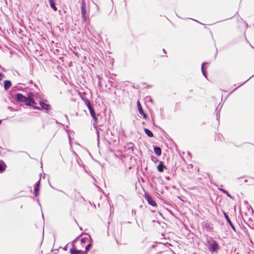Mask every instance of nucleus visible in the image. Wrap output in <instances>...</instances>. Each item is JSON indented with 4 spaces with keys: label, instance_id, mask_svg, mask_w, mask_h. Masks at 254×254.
<instances>
[{
    "label": "nucleus",
    "instance_id": "f257e3e1",
    "mask_svg": "<svg viewBox=\"0 0 254 254\" xmlns=\"http://www.w3.org/2000/svg\"><path fill=\"white\" fill-rule=\"evenodd\" d=\"M16 98L18 101L24 102L27 106H32V104H35L34 95L31 92L28 94L27 97L23 96L21 93H17L16 95Z\"/></svg>",
    "mask_w": 254,
    "mask_h": 254
},
{
    "label": "nucleus",
    "instance_id": "f03ea898",
    "mask_svg": "<svg viewBox=\"0 0 254 254\" xmlns=\"http://www.w3.org/2000/svg\"><path fill=\"white\" fill-rule=\"evenodd\" d=\"M208 249L211 253L217 254L220 250V246L216 240H212L211 244Z\"/></svg>",
    "mask_w": 254,
    "mask_h": 254
},
{
    "label": "nucleus",
    "instance_id": "7ed1b4c3",
    "mask_svg": "<svg viewBox=\"0 0 254 254\" xmlns=\"http://www.w3.org/2000/svg\"><path fill=\"white\" fill-rule=\"evenodd\" d=\"M222 212L224 215V217L226 219V220L227 222L228 223V224H229V225L230 226V227L232 228V229L234 232H237L236 227H235V225L233 224V223H232V222L231 221V220H230V219L229 218L228 214L223 210H222Z\"/></svg>",
    "mask_w": 254,
    "mask_h": 254
},
{
    "label": "nucleus",
    "instance_id": "20e7f679",
    "mask_svg": "<svg viewBox=\"0 0 254 254\" xmlns=\"http://www.w3.org/2000/svg\"><path fill=\"white\" fill-rule=\"evenodd\" d=\"M85 6V2L83 1L81 3V13L84 21H85L87 19L86 10Z\"/></svg>",
    "mask_w": 254,
    "mask_h": 254
},
{
    "label": "nucleus",
    "instance_id": "39448f33",
    "mask_svg": "<svg viewBox=\"0 0 254 254\" xmlns=\"http://www.w3.org/2000/svg\"><path fill=\"white\" fill-rule=\"evenodd\" d=\"M223 104L220 106V103L218 105V106L216 108L215 112L216 113V120L218 121V125L220 123V111L221 110V108L222 107Z\"/></svg>",
    "mask_w": 254,
    "mask_h": 254
},
{
    "label": "nucleus",
    "instance_id": "423d86ee",
    "mask_svg": "<svg viewBox=\"0 0 254 254\" xmlns=\"http://www.w3.org/2000/svg\"><path fill=\"white\" fill-rule=\"evenodd\" d=\"M145 198L147 202L152 206H156L157 204L155 201L153 200V198L148 194H145Z\"/></svg>",
    "mask_w": 254,
    "mask_h": 254
},
{
    "label": "nucleus",
    "instance_id": "0eeeda50",
    "mask_svg": "<svg viewBox=\"0 0 254 254\" xmlns=\"http://www.w3.org/2000/svg\"><path fill=\"white\" fill-rule=\"evenodd\" d=\"M39 104L41 106V110L44 109L46 111H49L51 109L50 105L46 103L44 100L40 101Z\"/></svg>",
    "mask_w": 254,
    "mask_h": 254
},
{
    "label": "nucleus",
    "instance_id": "6e6552de",
    "mask_svg": "<svg viewBox=\"0 0 254 254\" xmlns=\"http://www.w3.org/2000/svg\"><path fill=\"white\" fill-rule=\"evenodd\" d=\"M137 106L138 112L139 114L142 115L144 119H147V116L146 114H145L143 111V109L142 108L141 105L139 101H137Z\"/></svg>",
    "mask_w": 254,
    "mask_h": 254
},
{
    "label": "nucleus",
    "instance_id": "1a4fd4ad",
    "mask_svg": "<svg viewBox=\"0 0 254 254\" xmlns=\"http://www.w3.org/2000/svg\"><path fill=\"white\" fill-rule=\"evenodd\" d=\"M254 77V74L252 75L251 77H250L247 80H246L245 81H244L243 83H242L241 84H240V85L238 86L237 87H236L235 88H234L233 90H232L229 93V94L227 96L226 99H227V98L231 94H232L233 92H234L235 91H236L237 89H238L240 87H241V86L243 85L244 84H245L247 82H248L251 78H252V77Z\"/></svg>",
    "mask_w": 254,
    "mask_h": 254
},
{
    "label": "nucleus",
    "instance_id": "9d476101",
    "mask_svg": "<svg viewBox=\"0 0 254 254\" xmlns=\"http://www.w3.org/2000/svg\"><path fill=\"white\" fill-rule=\"evenodd\" d=\"M89 110L90 111V115L92 116V117L93 118L94 122L95 123H96L97 121V118L96 116V114H95V112L94 111L93 108L92 107V108H90V109H89Z\"/></svg>",
    "mask_w": 254,
    "mask_h": 254
},
{
    "label": "nucleus",
    "instance_id": "9b49d317",
    "mask_svg": "<svg viewBox=\"0 0 254 254\" xmlns=\"http://www.w3.org/2000/svg\"><path fill=\"white\" fill-rule=\"evenodd\" d=\"M207 64V62H204L202 63L201 64V72H202V73L203 74V75L206 78H207V73L206 72H205L204 71V64Z\"/></svg>",
    "mask_w": 254,
    "mask_h": 254
},
{
    "label": "nucleus",
    "instance_id": "f8f14e48",
    "mask_svg": "<svg viewBox=\"0 0 254 254\" xmlns=\"http://www.w3.org/2000/svg\"><path fill=\"white\" fill-rule=\"evenodd\" d=\"M51 7L54 10H57V7L56 6L55 0H48Z\"/></svg>",
    "mask_w": 254,
    "mask_h": 254
},
{
    "label": "nucleus",
    "instance_id": "ddd939ff",
    "mask_svg": "<svg viewBox=\"0 0 254 254\" xmlns=\"http://www.w3.org/2000/svg\"><path fill=\"white\" fill-rule=\"evenodd\" d=\"M214 239L212 238L211 237H208L206 238V242L205 243V246L208 248L210 245L211 244L212 240H214Z\"/></svg>",
    "mask_w": 254,
    "mask_h": 254
},
{
    "label": "nucleus",
    "instance_id": "4468645a",
    "mask_svg": "<svg viewBox=\"0 0 254 254\" xmlns=\"http://www.w3.org/2000/svg\"><path fill=\"white\" fill-rule=\"evenodd\" d=\"M164 168H165V166L164 165L163 163L162 162H160L157 167L158 171L160 172H162L164 171Z\"/></svg>",
    "mask_w": 254,
    "mask_h": 254
},
{
    "label": "nucleus",
    "instance_id": "2eb2a0df",
    "mask_svg": "<svg viewBox=\"0 0 254 254\" xmlns=\"http://www.w3.org/2000/svg\"><path fill=\"white\" fill-rule=\"evenodd\" d=\"M11 85V82L9 80L4 81V87L5 90H7Z\"/></svg>",
    "mask_w": 254,
    "mask_h": 254
},
{
    "label": "nucleus",
    "instance_id": "dca6fc26",
    "mask_svg": "<svg viewBox=\"0 0 254 254\" xmlns=\"http://www.w3.org/2000/svg\"><path fill=\"white\" fill-rule=\"evenodd\" d=\"M70 253L71 254H84V253L82 252L81 251L71 249L70 250Z\"/></svg>",
    "mask_w": 254,
    "mask_h": 254
},
{
    "label": "nucleus",
    "instance_id": "f3484780",
    "mask_svg": "<svg viewBox=\"0 0 254 254\" xmlns=\"http://www.w3.org/2000/svg\"><path fill=\"white\" fill-rule=\"evenodd\" d=\"M6 165L4 163L0 160V172H2L5 170Z\"/></svg>",
    "mask_w": 254,
    "mask_h": 254
},
{
    "label": "nucleus",
    "instance_id": "a211bd4d",
    "mask_svg": "<svg viewBox=\"0 0 254 254\" xmlns=\"http://www.w3.org/2000/svg\"><path fill=\"white\" fill-rule=\"evenodd\" d=\"M154 151L158 156L160 155L161 154V149L159 147H154Z\"/></svg>",
    "mask_w": 254,
    "mask_h": 254
},
{
    "label": "nucleus",
    "instance_id": "6ab92c4d",
    "mask_svg": "<svg viewBox=\"0 0 254 254\" xmlns=\"http://www.w3.org/2000/svg\"><path fill=\"white\" fill-rule=\"evenodd\" d=\"M204 226L208 231L210 232L213 230V227L211 226L210 223H205V224H204Z\"/></svg>",
    "mask_w": 254,
    "mask_h": 254
},
{
    "label": "nucleus",
    "instance_id": "aec40b11",
    "mask_svg": "<svg viewBox=\"0 0 254 254\" xmlns=\"http://www.w3.org/2000/svg\"><path fill=\"white\" fill-rule=\"evenodd\" d=\"M84 102L88 109H90V108L93 107L91 103V102L88 99H86L85 100H84Z\"/></svg>",
    "mask_w": 254,
    "mask_h": 254
},
{
    "label": "nucleus",
    "instance_id": "412c9836",
    "mask_svg": "<svg viewBox=\"0 0 254 254\" xmlns=\"http://www.w3.org/2000/svg\"><path fill=\"white\" fill-rule=\"evenodd\" d=\"M144 131L145 133L149 137H153V133L148 129L144 128Z\"/></svg>",
    "mask_w": 254,
    "mask_h": 254
},
{
    "label": "nucleus",
    "instance_id": "4be33fe9",
    "mask_svg": "<svg viewBox=\"0 0 254 254\" xmlns=\"http://www.w3.org/2000/svg\"><path fill=\"white\" fill-rule=\"evenodd\" d=\"M191 170H193L192 172H195V173H198L199 171V168L198 167L195 166V168H194L193 165H192L191 164Z\"/></svg>",
    "mask_w": 254,
    "mask_h": 254
},
{
    "label": "nucleus",
    "instance_id": "5701e85b",
    "mask_svg": "<svg viewBox=\"0 0 254 254\" xmlns=\"http://www.w3.org/2000/svg\"><path fill=\"white\" fill-rule=\"evenodd\" d=\"M39 187L35 186L34 193H35V196H37L38 195V194H39Z\"/></svg>",
    "mask_w": 254,
    "mask_h": 254
},
{
    "label": "nucleus",
    "instance_id": "b1692460",
    "mask_svg": "<svg viewBox=\"0 0 254 254\" xmlns=\"http://www.w3.org/2000/svg\"><path fill=\"white\" fill-rule=\"evenodd\" d=\"M224 194L226 195V196L227 197H228L232 199H233L234 198V197L233 196H232L227 190Z\"/></svg>",
    "mask_w": 254,
    "mask_h": 254
},
{
    "label": "nucleus",
    "instance_id": "393cba45",
    "mask_svg": "<svg viewBox=\"0 0 254 254\" xmlns=\"http://www.w3.org/2000/svg\"><path fill=\"white\" fill-rule=\"evenodd\" d=\"M127 145L128 146V148L129 149H131L132 150L133 149L134 145L132 142H129L127 144Z\"/></svg>",
    "mask_w": 254,
    "mask_h": 254
},
{
    "label": "nucleus",
    "instance_id": "a878e982",
    "mask_svg": "<svg viewBox=\"0 0 254 254\" xmlns=\"http://www.w3.org/2000/svg\"><path fill=\"white\" fill-rule=\"evenodd\" d=\"M36 103H35V104ZM32 106H31V107H32L34 109H36V110H41V108L40 107H38V106H34V104H32Z\"/></svg>",
    "mask_w": 254,
    "mask_h": 254
},
{
    "label": "nucleus",
    "instance_id": "bb28decb",
    "mask_svg": "<svg viewBox=\"0 0 254 254\" xmlns=\"http://www.w3.org/2000/svg\"><path fill=\"white\" fill-rule=\"evenodd\" d=\"M218 190L220 191V192H222V193H225V192L227 191L226 190L224 189H223L222 188H218Z\"/></svg>",
    "mask_w": 254,
    "mask_h": 254
},
{
    "label": "nucleus",
    "instance_id": "cd10ccee",
    "mask_svg": "<svg viewBox=\"0 0 254 254\" xmlns=\"http://www.w3.org/2000/svg\"><path fill=\"white\" fill-rule=\"evenodd\" d=\"M218 190L220 191V192H222V193H225V192L227 191L226 190L224 189H223L222 188H218Z\"/></svg>",
    "mask_w": 254,
    "mask_h": 254
},
{
    "label": "nucleus",
    "instance_id": "c85d7f7f",
    "mask_svg": "<svg viewBox=\"0 0 254 254\" xmlns=\"http://www.w3.org/2000/svg\"><path fill=\"white\" fill-rule=\"evenodd\" d=\"M218 190L220 191V192H222V193H225V192L227 191L226 190L224 189H223L222 188H218Z\"/></svg>",
    "mask_w": 254,
    "mask_h": 254
},
{
    "label": "nucleus",
    "instance_id": "c756f323",
    "mask_svg": "<svg viewBox=\"0 0 254 254\" xmlns=\"http://www.w3.org/2000/svg\"><path fill=\"white\" fill-rule=\"evenodd\" d=\"M218 190L220 191V192H222V193H225V192L227 191L226 190L224 189H223L222 188H218Z\"/></svg>",
    "mask_w": 254,
    "mask_h": 254
},
{
    "label": "nucleus",
    "instance_id": "7c9ffc66",
    "mask_svg": "<svg viewBox=\"0 0 254 254\" xmlns=\"http://www.w3.org/2000/svg\"><path fill=\"white\" fill-rule=\"evenodd\" d=\"M96 77L98 78V79L99 80L98 84L99 86H101V82H100L101 77H100V75H96Z\"/></svg>",
    "mask_w": 254,
    "mask_h": 254
},
{
    "label": "nucleus",
    "instance_id": "2f4dec72",
    "mask_svg": "<svg viewBox=\"0 0 254 254\" xmlns=\"http://www.w3.org/2000/svg\"><path fill=\"white\" fill-rule=\"evenodd\" d=\"M91 246V244L90 243L88 245H87L86 247H85V250L86 251H88L89 250V249L90 248Z\"/></svg>",
    "mask_w": 254,
    "mask_h": 254
},
{
    "label": "nucleus",
    "instance_id": "473e14b6",
    "mask_svg": "<svg viewBox=\"0 0 254 254\" xmlns=\"http://www.w3.org/2000/svg\"><path fill=\"white\" fill-rule=\"evenodd\" d=\"M86 238H83L80 240V242L81 243H84L86 242Z\"/></svg>",
    "mask_w": 254,
    "mask_h": 254
},
{
    "label": "nucleus",
    "instance_id": "72a5a7b5",
    "mask_svg": "<svg viewBox=\"0 0 254 254\" xmlns=\"http://www.w3.org/2000/svg\"><path fill=\"white\" fill-rule=\"evenodd\" d=\"M204 28H205V29H208V30H209V32H210V34H211V35L212 38L213 39L212 33L211 31V30H210V29H209L207 27H206V26H205V27H204Z\"/></svg>",
    "mask_w": 254,
    "mask_h": 254
},
{
    "label": "nucleus",
    "instance_id": "f704fd0d",
    "mask_svg": "<svg viewBox=\"0 0 254 254\" xmlns=\"http://www.w3.org/2000/svg\"><path fill=\"white\" fill-rule=\"evenodd\" d=\"M40 180H41V179H40L36 183L35 186L39 187L40 183Z\"/></svg>",
    "mask_w": 254,
    "mask_h": 254
},
{
    "label": "nucleus",
    "instance_id": "c9c22d12",
    "mask_svg": "<svg viewBox=\"0 0 254 254\" xmlns=\"http://www.w3.org/2000/svg\"><path fill=\"white\" fill-rule=\"evenodd\" d=\"M217 53H218V50H217V48L216 47V52H215V56H214V58H216V57H217Z\"/></svg>",
    "mask_w": 254,
    "mask_h": 254
},
{
    "label": "nucleus",
    "instance_id": "e433bc0d",
    "mask_svg": "<svg viewBox=\"0 0 254 254\" xmlns=\"http://www.w3.org/2000/svg\"><path fill=\"white\" fill-rule=\"evenodd\" d=\"M3 74L0 72V80H1L3 77Z\"/></svg>",
    "mask_w": 254,
    "mask_h": 254
},
{
    "label": "nucleus",
    "instance_id": "4c0bfd02",
    "mask_svg": "<svg viewBox=\"0 0 254 254\" xmlns=\"http://www.w3.org/2000/svg\"><path fill=\"white\" fill-rule=\"evenodd\" d=\"M191 20L195 21H196V22H198L199 23H200V24H202V25H204V24L201 23H200V22H198V21L196 20L195 19H193V18H191Z\"/></svg>",
    "mask_w": 254,
    "mask_h": 254
},
{
    "label": "nucleus",
    "instance_id": "58836bf2",
    "mask_svg": "<svg viewBox=\"0 0 254 254\" xmlns=\"http://www.w3.org/2000/svg\"><path fill=\"white\" fill-rule=\"evenodd\" d=\"M86 235L90 238V241L91 242H92V239H91V238L90 237V235H89L88 234H86Z\"/></svg>",
    "mask_w": 254,
    "mask_h": 254
},
{
    "label": "nucleus",
    "instance_id": "ea45409f",
    "mask_svg": "<svg viewBox=\"0 0 254 254\" xmlns=\"http://www.w3.org/2000/svg\"><path fill=\"white\" fill-rule=\"evenodd\" d=\"M244 23L245 24L246 28H247L248 25V23H247V22L246 21H244Z\"/></svg>",
    "mask_w": 254,
    "mask_h": 254
},
{
    "label": "nucleus",
    "instance_id": "a19ab883",
    "mask_svg": "<svg viewBox=\"0 0 254 254\" xmlns=\"http://www.w3.org/2000/svg\"><path fill=\"white\" fill-rule=\"evenodd\" d=\"M97 135L98 136V138H99V133L98 130H97Z\"/></svg>",
    "mask_w": 254,
    "mask_h": 254
},
{
    "label": "nucleus",
    "instance_id": "79ce46f5",
    "mask_svg": "<svg viewBox=\"0 0 254 254\" xmlns=\"http://www.w3.org/2000/svg\"><path fill=\"white\" fill-rule=\"evenodd\" d=\"M207 64H204V68H205V67H206H206L208 66V63H207Z\"/></svg>",
    "mask_w": 254,
    "mask_h": 254
},
{
    "label": "nucleus",
    "instance_id": "37998d69",
    "mask_svg": "<svg viewBox=\"0 0 254 254\" xmlns=\"http://www.w3.org/2000/svg\"><path fill=\"white\" fill-rule=\"evenodd\" d=\"M0 69L2 70H4V68L0 65Z\"/></svg>",
    "mask_w": 254,
    "mask_h": 254
},
{
    "label": "nucleus",
    "instance_id": "c03bdc74",
    "mask_svg": "<svg viewBox=\"0 0 254 254\" xmlns=\"http://www.w3.org/2000/svg\"><path fill=\"white\" fill-rule=\"evenodd\" d=\"M244 182L245 183H247V182H248V180L247 179H245V180L244 181Z\"/></svg>",
    "mask_w": 254,
    "mask_h": 254
},
{
    "label": "nucleus",
    "instance_id": "a18cd8bd",
    "mask_svg": "<svg viewBox=\"0 0 254 254\" xmlns=\"http://www.w3.org/2000/svg\"><path fill=\"white\" fill-rule=\"evenodd\" d=\"M244 203H245V204H248V201H247V200H245V201H244Z\"/></svg>",
    "mask_w": 254,
    "mask_h": 254
},
{
    "label": "nucleus",
    "instance_id": "49530a36",
    "mask_svg": "<svg viewBox=\"0 0 254 254\" xmlns=\"http://www.w3.org/2000/svg\"><path fill=\"white\" fill-rule=\"evenodd\" d=\"M64 250H67V246H65V247L64 248Z\"/></svg>",
    "mask_w": 254,
    "mask_h": 254
},
{
    "label": "nucleus",
    "instance_id": "de8ad7c7",
    "mask_svg": "<svg viewBox=\"0 0 254 254\" xmlns=\"http://www.w3.org/2000/svg\"><path fill=\"white\" fill-rule=\"evenodd\" d=\"M232 17H230V18H228L226 19V20L231 19V18H232ZM224 20H225H225H223V21H224Z\"/></svg>",
    "mask_w": 254,
    "mask_h": 254
},
{
    "label": "nucleus",
    "instance_id": "09e8293b",
    "mask_svg": "<svg viewBox=\"0 0 254 254\" xmlns=\"http://www.w3.org/2000/svg\"><path fill=\"white\" fill-rule=\"evenodd\" d=\"M58 190V191H61V192H62L64 193L63 191H62V190Z\"/></svg>",
    "mask_w": 254,
    "mask_h": 254
},
{
    "label": "nucleus",
    "instance_id": "8fccbe9b",
    "mask_svg": "<svg viewBox=\"0 0 254 254\" xmlns=\"http://www.w3.org/2000/svg\"><path fill=\"white\" fill-rule=\"evenodd\" d=\"M197 215H198V214H196V213H195V216L196 217Z\"/></svg>",
    "mask_w": 254,
    "mask_h": 254
},
{
    "label": "nucleus",
    "instance_id": "3c124183",
    "mask_svg": "<svg viewBox=\"0 0 254 254\" xmlns=\"http://www.w3.org/2000/svg\"><path fill=\"white\" fill-rule=\"evenodd\" d=\"M149 100H150V102H152V100L151 98H150Z\"/></svg>",
    "mask_w": 254,
    "mask_h": 254
},
{
    "label": "nucleus",
    "instance_id": "603ef678",
    "mask_svg": "<svg viewBox=\"0 0 254 254\" xmlns=\"http://www.w3.org/2000/svg\"><path fill=\"white\" fill-rule=\"evenodd\" d=\"M244 176H242V177H240V178H244ZM238 179H239V178H238Z\"/></svg>",
    "mask_w": 254,
    "mask_h": 254
},
{
    "label": "nucleus",
    "instance_id": "864d4df0",
    "mask_svg": "<svg viewBox=\"0 0 254 254\" xmlns=\"http://www.w3.org/2000/svg\"><path fill=\"white\" fill-rule=\"evenodd\" d=\"M132 212H136V211H134V210H132Z\"/></svg>",
    "mask_w": 254,
    "mask_h": 254
},
{
    "label": "nucleus",
    "instance_id": "5fc2aeb1",
    "mask_svg": "<svg viewBox=\"0 0 254 254\" xmlns=\"http://www.w3.org/2000/svg\"><path fill=\"white\" fill-rule=\"evenodd\" d=\"M132 212H136V211H134V210H132Z\"/></svg>",
    "mask_w": 254,
    "mask_h": 254
},
{
    "label": "nucleus",
    "instance_id": "6e6d98bb",
    "mask_svg": "<svg viewBox=\"0 0 254 254\" xmlns=\"http://www.w3.org/2000/svg\"><path fill=\"white\" fill-rule=\"evenodd\" d=\"M132 212H136V211H134V210H132Z\"/></svg>",
    "mask_w": 254,
    "mask_h": 254
},
{
    "label": "nucleus",
    "instance_id": "4d7b16f0",
    "mask_svg": "<svg viewBox=\"0 0 254 254\" xmlns=\"http://www.w3.org/2000/svg\"><path fill=\"white\" fill-rule=\"evenodd\" d=\"M238 14V12H237L236 14L235 15H236V14Z\"/></svg>",
    "mask_w": 254,
    "mask_h": 254
},
{
    "label": "nucleus",
    "instance_id": "13d9d810",
    "mask_svg": "<svg viewBox=\"0 0 254 254\" xmlns=\"http://www.w3.org/2000/svg\"><path fill=\"white\" fill-rule=\"evenodd\" d=\"M191 215H193V213L192 211H191Z\"/></svg>",
    "mask_w": 254,
    "mask_h": 254
},
{
    "label": "nucleus",
    "instance_id": "bf43d9fd",
    "mask_svg": "<svg viewBox=\"0 0 254 254\" xmlns=\"http://www.w3.org/2000/svg\"><path fill=\"white\" fill-rule=\"evenodd\" d=\"M191 239H193V237H191Z\"/></svg>",
    "mask_w": 254,
    "mask_h": 254
},
{
    "label": "nucleus",
    "instance_id": "052dcab7",
    "mask_svg": "<svg viewBox=\"0 0 254 254\" xmlns=\"http://www.w3.org/2000/svg\"><path fill=\"white\" fill-rule=\"evenodd\" d=\"M253 229L254 230V228H253Z\"/></svg>",
    "mask_w": 254,
    "mask_h": 254
}]
</instances>
